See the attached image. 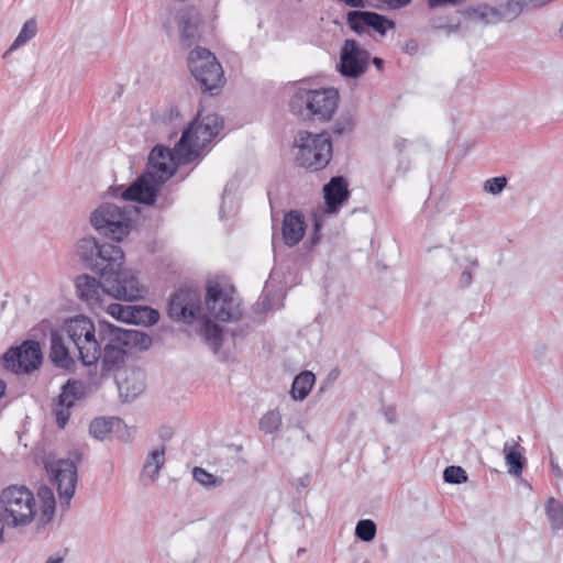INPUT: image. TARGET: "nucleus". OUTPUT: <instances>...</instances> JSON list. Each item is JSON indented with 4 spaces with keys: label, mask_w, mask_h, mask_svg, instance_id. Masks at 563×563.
Listing matches in <instances>:
<instances>
[{
    "label": "nucleus",
    "mask_w": 563,
    "mask_h": 563,
    "mask_svg": "<svg viewBox=\"0 0 563 563\" xmlns=\"http://www.w3.org/2000/svg\"><path fill=\"white\" fill-rule=\"evenodd\" d=\"M77 254L87 269L103 279L113 298L135 301L144 297L145 289L139 279L123 269L124 252L120 246L86 235L77 242Z\"/></svg>",
    "instance_id": "obj_1"
},
{
    "label": "nucleus",
    "mask_w": 563,
    "mask_h": 563,
    "mask_svg": "<svg viewBox=\"0 0 563 563\" xmlns=\"http://www.w3.org/2000/svg\"><path fill=\"white\" fill-rule=\"evenodd\" d=\"M63 332L78 351L82 365H96L101 357V345L111 344L121 349L146 351L152 345V338L142 331L128 330L100 320L98 330L85 316H77L65 321Z\"/></svg>",
    "instance_id": "obj_2"
},
{
    "label": "nucleus",
    "mask_w": 563,
    "mask_h": 563,
    "mask_svg": "<svg viewBox=\"0 0 563 563\" xmlns=\"http://www.w3.org/2000/svg\"><path fill=\"white\" fill-rule=\"evenodd\" d=\"M136 208L124 203L118 206L104 202L90 217L91 225L102 235L112 241L121 242L132 229V217Z\"/></svg>",
    "instance_id": "obj_3"
},
{
    "label": "nucleus",
    "mask_w": 563,
    "mask_h": 563,
    "mask_svg": "<svg viewBox=\"0 0 563 563\" xmlns=\"http://www.w3.org/2000/svg\"><path fill=\"white\" fill-rule=\"evenodd\" d=\"M298 152L296 161L299 166L318 172L325 168L332 158V141L327 132L311 133L301 131L296 140Z\"/></svg>",
    "instance_id": "obj_4"
},
{
    "label": "nucleus",
    "mask_w": 563,
    "mask_h": 563,
    "mask_svg": "<svg viewBox=\"0 0 563 563\" xmlns=\"http://www.w3.org/2000/svg\"><path fill=\"white\" fill-rule=\"evenodd\" d=\"M188 67L203 91L217 93L224 85L223 69L209 49L197 46L189 53Z\"/></svg>",
    "instance_id": "obj_5"
},
{
    "label": "nucleus",
    "mask_w": 563,
    "mask_h": 563,
    "mask_svg": "<svg viewBox=\"0 0 563 563\" xmlns=\"http://www.w3.org/2000/svg\"><path fill=\"white\" fill-rule=\"evenodd\" d=\"M0 506L7 517L11 518L12 527L29 525L35 516L34 495L22 485H11L4 488L0 494Z\"/></svg>",
    "instance_id": "obj_6"
},
{
    "label": "nucleus",
    "mask_w": 563,
    "mask_h": 563,
    "mask_svg": "<svg viewBox=\"0 0 563 563\" xmlns=\"http://www.w3.org/2000/svg\"><path fill=\"white\" fill-rule=\"evenodd\" d=\"M167 314L175 322L194 324L203 317V302L201 291L191 286L175 290L168 300Z\"/></svg>",
    "instance_id": "obj_7"
},
{
    "label": "nucleus",
    "mask_w": 563,
    "mask_h": 563,
    "mask_svg": "<svg viewBox=\"0 0 563 563\" xmlns=\"http://www.w3.org/2000/svg\"><path fill=\"white\" fill-rule=\"evenodd\" d=\"M234 292L233 286L224 288L217 280L207 283L205 302L209 313L218 321H238L242 317L241 303Z\"/></svg>",
    "instance_id": "obj_8"
},
{
    "label": "nucleus",
    "mask_w": 563,
    "mask_h": 563,
    "mask_svg": "<svg viewBox=\"0 0 563 563\" xmlns=\"http://www.w3.org/2000/svg\"><path fill=\"white\" fill-rule=\"evenodd\" d=\"M43 353L37 341L26 340L18 346H11L0 356V374L11 372L14 374H31L40 368Z\"/></svg>",
    "instance_id": "obj_9"
},
{
    "label": "nucleus",
    "mask_w": 563,
    "mask_h": 563,
    "mask_svg": "<svg viewBox=\"0 0 563 563\" xmlns=\"http://www.w3.org/2000/svg\"><path fill=\"white\" fill-rule=\"evenodd\" d=\"M192 128L194 125L187 126L183 131L179 141L173 150L159 144L154 146L148 155L147 163L154 164V162L168 159L174 164L184 165L195 161L199 156V151L191 146Z\"/></svg>",
    "instance_id": "obj_10"
},
{
    "label": "nucleus",
    "mask_w": 563,
    "mask_h": 563,
    "mask_svg": "<svg viewBox=\"0 0 563 563\" xmlns=\"http://www.w3.org/2000/svg\"><path fill=\"white\" fill-rule=\"evenodd\" d=\"M371 54L355 40H345L338 64L339 73L345 78H360L368 67Z\"/></svg>",
    "instance_id": "obj_11"
},
{
    "label": "nucleus",
    "mask_w": 563,
    "mask_h": 563,
    "mask_svg": "<svg viewBox=\"0 0 563 563\" xmlns=\"http://www.w3.org/2000/svg\"><path fill=\"white\" fill-rule=\"evenodd\" d=\"M162 184L155 179L151 170H145L135 181L126 188L120 187L121 198L126 203L129 201L139 202L146 206H153Z\"/></svg>",
    "instance_id": "obj_12"
},
{
    "label": "nucleus",
    "mask_w": 563,
    "mask_h": 563,
    "mask_svg": "<svg viewBox=\"0 0 563 563\" xmlns=\"http://www.w3.org/2000/svg\"><path fill=\"white\" fill-rule=\"evenodd\" d=\"M48 471L53 476L54 484L57 487L62 505H69L77 485V465L70 459H60L49 465Z\"/></svg>",
    "instance_id": "obj_13"
},
{
    "label": "nucleus",
    "mask_w": 563,
    "mask_h": 563,
    "mask_svg": "<svg viewBox=\"0 0 563 563\" xmlns=\"http://www.w3.org/2000/svg\"><path fill=\"white\" fill-rule=\"evenodd\" d=\"M85 397V386L82 382L77 379H68L60 389V394L53 404V415L55 416L56 423L60 429H64L70 417V409L75 406L76 401Z\"/></svg>",
    "instance_id": "obj_14"
},
{
    "label": "nucleus",
    "mask_w": 563,
    "mask_h": 563,
    "mask_svg": "<svg viewBox=\"0 0 563 563\" xmlns=\"http://www.w3.org/2000/svg\"><path fill=\"white\" fill-rule=\"evenodd\" d=\"M346 23L352 31L357 34L365 33L373 29L380 35H385L388 30L395 29L396 23L385 15L373 11L353 10L346 14Z\"/></svg>",
    "instance_id": "obj_15"
},
{
    "label": "nucleus",
    "mask_w": 563,
    "mask_h": 563,
    "mask_svg": "<svg viewBox=\"0 0 563 563\" xmlns=\"http://www.w3.org/2000/svg\"><path fill=\"white\" fill-rule=\"evenodd\" d=\"M192 128L191 146L194 147L195 140H201V146H206L216 137L223 126V120L214 112L203 114L199 111L197 118L188 125Z\"/></svg>",
    "instance_id": "obj_16"
},
{
    "label": "nucleus",
    "mask_w": 563,
    "mask_h": 563,
    "mask_svg": "<svg viewBox=\"0 0 563 563\" xmlns=\"http://www.w3.org/2000/svg\"><path fill=\"white\" fill-rule=\"evenodd\" d=\"M457 13L471 23L478 24L483 27L506 22V16L500 4L493 7L482 2L476 5H468L464 9H460L457 10Z\"/></svg>",
    "instance_id": "obj_17"
},
{
    "label": "nucleus",
    "mask_w": 563,
    "mask_h": 563,
    "mask_svg": "<svg viewBox=\"0 0 563 563\" xmlns=\"http://www.w3.org/2000/svg\"><path fill=\"white\" fill-rule=\"evenodd\" d=\"M349 183L343 176H333L323 186L324 212L335 214L350 198Z\"/></svg>",
    "instance_id": "obj_18"
},
{
    "label": "nucleus",
    "mask_w": 563,
    "mask_h": 563,
    "mask_svg": "<svg viewBox=\"0 0 563 563\" xmlns=\"http://www.w3.org/2000/svg\"><path fill=\"white\" fill-rule=\"evenodd\" d=\"M313 109L316 121H330L339 106V91L335 88L312 89Z\"/></svg>",
    "instance_id": "obj_19"
},
{
    "label": "nucleus",
    "mask_w": 563,
    "mask_h": 563,
    "mask_svg": "<svg viewBox=\"0 0 563 563\" xmlns=\"http://www.w3.org/2000/svg\"><path fill=\"white\" fill-rule=\"evenodd\" d=\"M75 286L78 297L91 306L101 303V295L112 297V294L106 289L101 277L98 280L93 276L82 274L76 278Z\"/></svg>",
    "instance_id": "obj_20"
},
{
    "label": "nucleus",
    "mask_w": 563,
    "mask_h": 563,
    "mask_svg": "<svg viewBox=\"0 0 563 563\" xmlns=\"http://www.w3.org/2000/svg\"><path fill=\"white\" fill-rule=\"evenodd\" d=\"M178 27L180 33V40L187 47L195 45L199 37V25L201 22L200 13L194 9H184L178 13Z\"/></svg>",
    "instance_id": "obj_21"
},
{
    "label": "nucleus",
    "mask_w": 563,
    "mask_h": 563,
    "mask_svg": "<svg viewBox=\"0 0 563 563\" xmlns=\"http://www.w3.org/2000/svg\"><path fill=\"white\" fill-rule=\"evenodd\" d=\"M49 343L51 347L48 357L51 362L58 368L74 371L76 362L70 355L69 349L65 344L64 336L59 330H51Z\"/></svg>",
    "instance_id": "obj_22"
},
{
    "label": "nucleus",
    "mask_w": 563,
    "mask_h": 563,
    "mask_svg": "<svg viewBox=\"0 0 563 563\" xmlns=\"http://www.w3.org/2000/svg\"><path fill=\"white\" fill-rule=\"evenodd\" d=\"M306 232L305 217L297 210H290L284 216L282 233L284 243L292 247L303 238Z\"/></svg>",
    "instance_id": "obj_23"
},
{
    "label": "nucleus",
    "mask_w": 563,
    "mask_h": 563,
    "mask_svg": "<svg viewBox=\"0 0 563 563\" xmlns=\"http://www.w3.org/2000/svg\"><path fill=\"white\" fill-rule=\"evenodd\" d=\"M289 110L301 121H316L312 89L298 88L289 100Z\"/></svg>",
    "instance_id": "obj_24"
},
{
    "label": "nucleus",
    "mask_w": 563,
    "mask_h": 563,
    "mask_svg": "<svg viewBox=\"0 0 563 563\" xmlns=\"http://www.w3.org/2000/svg\"><path fill=\"white\" fill-rule=\"evenodd\" d=\"M525 449L516 441H507L504 444L505 461L508 465V473L515 476L522 474L526 457L523 456Z\"/></svg>",
    "instance_id": "obj_25"
},
{
    "label": "nucleus",
    "mask_w": 563,
    "mask_h": 563,
    "mask_svg": "<svg viewBox=\"0 0 563 563\" xmlns=\"http://www.w3.org/2000/svg\"><path fill=\"white\" fill-rule=\"evenodd\" d=\"M144 388L142 374L136 371H132L124 379L118 382L120 397L126 402L135 399Z\"/></svg>",
    "instance_id": "obj_26"
},
{
    "label": "nucleus",
    "mask_w": 563,
    "mask_h": 563,
    "mask_svg": "<svg viewBox=\"0 0 563 563\" xmlns=\"http://www.w3.org/2000/svg\"><path fill=\"white\" fill-rule=\"evenodd\" d=\"M126 350L112 346L111 344H106L103 350L101 349V374L104 375V372H110L121 367L125 362Z\"/></svg>",
    "instance_id": "obj_27"
},
{
    "label": "nucleus",
    "mask_w": 563,
    "mask_h": 563,
    "mask_svg": "<svg viewBox=\"0 0 563 563\" xmlns=\"http://www.w3.org/2000/svg\"><path fill=\"white\" fill-rule=\"evenodd\" d=\"M316 376L310 371H303L299 373L297 376H295L291 389H290V396L294 400H303L309 393L311 391L312 386L314 385Z\"/></svg>",
    "instance_id": "obj_28"
},
{
    "label": "nucleus",
    "mask_w": 563,
    "mask_h": 563,
    "mask_svg": "<svg viewBox=\"0 0 563 563\" xmlns=\"http://www.w3.org/2000/svg\"><path fill=\"white\" fill-rule=\"evenodd\" d=\"M165 463V446L162 445L158 449H154L148 453L145 463L143 465L142 475L144 477H148L151 482H155L158 476L162 467Z\"/></svg>",
    "instance_id": "obj_29"
},
{
    "label": "nucleus",
    "mask_w": 563,
    "mask_h": 563,
    "mask_svg": "<svg viewBox=\"0 0 563 563\" xmlns=\"http://www.w3.org/2000/svg\"><path fill=\"white\" fill-rule=\"evenodd\" d=\"M201 334L212 351L218 353L223 343L222 328L210 319H206L201 327Z\"/></svg>",
    "instance_id": "obj_30"
},
{
    "label": "nucleus",
    "mask_w": 563,
    "mask_h": 563,
    "mask_svg": "<svg viewBox=\"0 0 563 563\" xmlns=\"http://www.w3.org/2000/svg\"><path fill=\"white\" fill-rule=\"evenodd\" d=\"M130 317V323L142 324L145 327L153 325L159 320L158 311L148 306H132Z\"/></svg>",
    "instance_id": "obj_31"
},
{
    "label": "nucleus",
    "mask_w": 563,
    "mask_h": 563,
    "mask_svg": "<svg viewBox=\"0 0 563 563\" xmlns=\"http://www.w3.org/2000/svg\"><path fill=\"white\" fill-rule=\"evenodd\" d=\"M545 515L553 531L563 529V503L550 497L545 503Z\"/></svg>",
    "instance_id": "obj_32"
},
{
    "label": "nucleus",
    "mask_w": 563,
    "mask_h": 563,
    "mask_svg": "<svg viewBox=\"0 0 563 563\" xmlns=\"http://www.w3.org/2000/svg\"><path fill=\"white\" fill-rule=\"evenodd\" d=\"M120 422L121 420L115 417L96 418L90 422L89 433L98 440H103L112 431L114 424H120Z\"/></svg>",
    "instance_id": "obj_33"
},
{
    "label": "nucleus",
    "mask_w": 563,
    "mask_h": 563,
    "mask_svg": "<svg viewBox=\"0 0 563 563\" xmlns=\"http://www.w3.org/2000/svg\"><path fill=\"white\" fill-rule=\"evenodd\" d=\"M36 32H37V24H36L35 19L27 20L23 24L20 33L18 34L16 38L11 44V46L7 53L14 51V49L19 48L20 46L24 45L26 42H29L36 35Z\"/></svg>",
    "instance_id": "obj_34"
},
{
    "label": "nucleus",
    "mask_w": 563,
    "mask_h": 563,
    "mask_svg": "<svg viewBox=\"0 0 563 563\" xmlns=\"http://www.w3.org/2000/svg\"><path fill=\"white\" fill-rule=\"evenodd\" d=\"M40 496L42 498V515L41 521L46 523L52 520L55 512V498L53 492L49 488H42L40 490Z\"/></svg>",
    "instance_id": "obj_35"
},
{
    "label": "nucleus",
    "mask_w": 563,
    "mask_h": 563,
    "mask_svg": "<svg viewBox=\"0 0 563 563\" xmlns=\"http://www.w3.org/2000/svg\"><path fill=\"white\" fill-rule=\"evenodd\" d=\"M282 427V416L277 410H269L260 420V429L265 433H275Z\"/></svg>",
    "instance_id": "obj_36"
},
{
    "label": "nucleus",
    "mask_w": 563,
    "mask_h": 563,
    "mask_svg": "<svg viewBox=\"0 0 563 563\" xmlns=\"http://www.w3.org/2000/svg\"><path fill=\"white\" fill-rule=\"evenodd\" d=\"M170 161L154 162V164L147 163L146 170H151L155 175V179L158 184H164L174 175V168L170 166Z\"/></svg>",
    "instance_id": "obj_37"
},
{
    "label": "nucleus",
    "mask_w": 563,
    "mask_h": 563,
    "mask_svg": "<svg viewBox=\"0 0 563 563\" xmlns=\"http://www.w3.org/2000/svg\"><path fill=\"white\" fill-rule=\"evenodd\" d=\"M376 532V523L371 519H362L356 523L355 537L363 542L373 541Z\"/></svg>",
    "instance_id": "obj_38"
},
{
    "label": "nucleus",
    "mask_w": 563,
    "mask_h": 563,
    "mask_svg": "<svg viewBox=\"0 0 563 563\" xmlns=\"http://www.w3.org/2000/svg\"><path fill=\"white\" fill-rule=\"evenodd\" d=\"M192 476L196 482L206 488H214L223 483V478L218 477L202 467L196 466L192 471Z\"/></svg>",
    "instance_id": "obj_39"
},
{
    "label": "nucleus",
    "mask_w": 563,
    "mask_h": 563,
    "mask_svg": "<svg viewBox=\"0 0 563 563\" xmlns=\"http://www.w3.org/2000/svg\"><path fill=\"white\" fill-rule=\"evenodd\" d=\"M526 0H508L501 3L500 8L506 16V22H511L517 19L523 11Z\"/></svg>",
    "instance_id": "obj_40"
},
{
    "label": "nucleus",
    "mask_w": 563,
    "mask_h": 563,
    "mask_svg": "<svg viewBox=\"0 0 563 563\" xmlns=\"http://www.w3.org/2000/svg\"><path fill=\"white\" fill-rule=\"evenodd\" d=\"M443 479L449 484H462L467 481V473L461 466L450 465L443 472Z\"/></svg>",
    "instance_id": "obj_41"
},
{
    "label": "nucleus",
    "mask_w": 563,
    "mask_h": 563,
    "mask_svg": "<svg viewBox=\"0 0 563 563\" xmlns=\"http://www.w3.org/2000/svg\"><path fill=\"white\" fill-rule=\"evenodd\" d=\"M466 261L467 265L463 267V271L459 279V286L461 288H467L468 286H471L473 282L472 268H477L479 266V262L476 256L467 257Z\"/></svg>",
    "instance_id": "obj_42"
},
{
    "label": "nucleus",
    "mask_w": 563,
    "mask_h": 563,
    "mask_svg": "<svg viewBox=\"0 0 563 563\" xmlns=\"http://www.w3.org/2000/svg\"><path fill=\"white\" fill-rule=\"evenodd\" d=\"M367 4L377 10L401 9L408 5L411 0H366Z\"/></svg>",
    "instance_id": "obj_43"
},
{
    "label": "nucleus",
    "mask_w": 563,
    "mask_h": 563,
    "mask_svg": "<svg viewBox=\"0 0 563 563\" xmlns=\"http://www.w3.org/2000/svg\"><path fill=\"white\" fill-rule=\"evenodd\" d=\"M508 179L506 176H497L487 179L484 183V190L490 195H499L507 186Z\"/></svg>",
    "instance_id": "obj_44"
},
{
    "label": "nucleus",
    "mask_w": 563,
    "mask_h": 563,
    "mask_svg": "<svg viewBox=\"0 0 563 563\" xmlns=\"http://www.w3.org/2000/svg\"><path fill=\"white\" fill-rule=\"evenodd\" d=\"M354 120L351 114L341 115L333 124L332 131L335 135H343L352 132Z\"/></svg>",
    "instance_id": "obj_45"
},
{
    "label": "nucleus",
    "mask_w": 563,
    "mask_h": 563,
    "mask_svg": "<svg viewBox=\"0 0 563 563\" xmlns=\"http://www.w3.org/2000/svg\"><path fill=\"white\" fill-rule=\"evenodd\" d=\"M132 306H123L121 303H111L108 307V313L117 320L130 323V311Z\"/></svg>",
    "instance_id": "obj_46"
},
{
    "label": "nucleus",
    "mask_w": 563,
    "mask_h": 563,
    "mask_svg": "<svg viewBox=\"0 0 563 563\" xmlns=\"http://www.w3.org/2000/svg\"><path fill=\"white\" fill-rule=\"evenodd\" d=\"M410 169V159L406 156H400L398 158L396 172L399 176H405Z\"/></svg>",
    "instance_id": "obj_47"
},
{
    "label": "nucleus",
    "mask_w": 563,
    "mask_h": 563,
    "mask_svg": "<svg viewBox=\"0 0 563 563\" xmlns=\"http://www.w3.org/2000/svg\"><path fill=\"white\" fill-rule=\"evenodd\" d=\"M321 228H322L321 219L317 214H313V234L311 236L312 245H316L320 241Z\"/></svg>",
    "instance_id": "obj_48"
},
{
    "label": "nucleus",
    "mask_w": 563,
    "mask_h": 563,
    "mask_svg": "<svg viewBox=\"0 0 563 563\" xmlns=\"http://www.w3.org/2000/svg\"><path fill=\"white\" fill-rule=\"evenodd\" d=\"M461 1L462 0H427V3L430 9H435L443 5H455Z\"/></svg>",
    "instance_id": "obj_49"
},
{
    "label": "nucleus",
    "mask_w": 563,
    "mask_h": 563,
    "mask_svg": "<svg viewBox=\"0 0 563 563\" xmlns=\"http://www.w3.org/2000/svg\"><path fill=\"white\" fill-rule=\"evenodd\" d=\"M384 416L388 423H395L397 421V411L393 406H387L384 408Z\"/></svg>",
    "instance_id": "obj_50"
},
{
    "label": "nucleus",
    "mask_w": 563,
    "mask_h": 563,
    "mask_svg": "<svg viewBox=\"0 0 563 563\" xmlns=\"http://www.w3.org/2000/svg\"><path fill=\"white\" fill-rule=\"evenodd\" d=\"M174 431L168 426H163L158 430V437L161 440L167 442L173 438Z\"/></svg>",
    "instance_id": "obj_51"
},
{
    "label": "nucleus",
    "mask_w": 563,
    "mask_h": 563,
    "mask_svg": "<svg viewBox=\"0 0 563 563\" xmlns=\"http://www.w3.org/2000/svg\"><path fill=\"white\" fill-rule=\"evenodd\" d=\"M67 553H68V549H65L62 554H56V555L49 556L45 563H63Z\"/></svg>",
    "instance_id": "obj_52"
},
{
    "label": "nucleus",
    "mask_w": 563,
    "mask_h": 563,
    "mask_svg": "<svg viewBox=\"0 0 563 563\" xmlns=\"http://www.w3.org/2000/svg\"><path fill=\"white\" fill-rule=\"evenodd\" d=\"M258 306L261 307V310L265 312L272 309L273 306L268 294L262 298L261 302H258Z\"/></svg>",
    "instance_id": "obj_53"
},
{
    "label": "nucleus",
    "mask_w": 563,
    "mask_h": 563,
    "mask_svg": "<svg viewBox=\"0 0 563 563\" xmlns=\"http://www.w3.org/2000/svg\"><path fill=\"white\" fill-rule=\"evenodd\" d=\"M311 482V476L306 474L297 479L296 487L298 488H307Z\"/></svg>",
    "instance_id": "obj_54"
},
{
    "label": "nucleus",
    "mask_w": 563,
    "mask_h": 563,
    "mask_svg": "<svg viewBox=\"0 0 563 563\" xmlns=\"http://www.w3.org/2000/svg\"><path fill=\"white\" fill-rule=\"evenodd\" d=\"M550 466L556 477H559V478L563 477V471L561 470L558 462L552 456L550 457Z\"/></svg>",
    "instance_id": "obj_55"
},
{
    "label": "nucleus",
    "mask_w": 563,
    "mask_h": 563,
    "mask_svg": "<svg viewBox=\"0 0 563 563\" xmlns=\"http://www.w3.org/2000/svg\"><path fill=\"white\" fill-rule=\"evenodd\" d=\"M407 144H408V141L406 139H397L395 141L394 147L396 148V151L399 154H402V152L405 151Z\"/></svg>",
    "instance_id": "obj_56"
},
{
    "label": "nucleus",
    "mask_w": 563,
    "mask_h": 563,
    "mask_svg": "<svg viewBox=\"0 0 563 563\" xmlns=\"http://www.w3.org/2000/svg\"><path fill=\"white\" fill-rule=\"evenodd\" d=\"M430 26L434 30H442L444 27V23L441 19H431Z\"/></svg>",
    "instance_id": "obj_57"
},
{
    "label": "nucleus",
    "mask_w": 563,
    "mask_h": 563,
    "mask_svg": "<svg viewBox=\"0 0 563 563\" xmlns=\"http://www.w3.org/2000/svg\"><path fill=\"white\" fill-rule=\"evenodd\" d=\"M374 66L378 69V70H383V67H384V60L380 58V57H374L372 59Z\"/></svg>",
    "instance_id": "obj_58"
},
{
    "label": "nucleus",
    "mask_w": 563,
    "mask_h": 563,
    "mask_svg": "<svg viewBox=\"0 0 563 563\" xmlns=\"http://www.w3.org/2000/svg\"><path fill=\"white\" fill-rule=\"evenodd\" d=\"M443 29L446 30L448 34H451L453 32H456L460 29V24H455V25L444 24Z\"/></svg>",
    "instance_id": "obj_59"
},
{
    "label": "nucleus",
    "mask_w": 563,
    "mask_h": 563,
    "mask_svg": "<svg viewBox=\"0 0 563 563\" xmlns=\"http://www.w3.org/2000/svg\"><path fill=\"white\" fill-rule=\"evenodd\" d=\"M179 117V111L177 109V107H172L169 109V120H173L174 118H178Z\"/></svg>",
    "instance_id": "obj_60"
},
{
    "label": "nucleus",
    "mask_w": 563,
    "mask_h": 563,
    "mask_svg": "<svg viewBox=\"0 0 563 563\" xmlns=\"http://www.w3.org/2000/svg\"><path fill=\"white\" fill-rule=\"evenodd\" d=\"M5 387H7V385H5L4 380H2L0 378V398L4 395Z\"/></svg>",
    "instance_id": "obj_61"
},
{
    "label": "nucleus",
    "mask_w": 563,
    "mask_h": 563,
    "mask_svg": "<svg viewBox=\"0 0 563 563\" xmlns=\"http://www.w3.org/2000/svg\"><path fill=\"white\" fill-rule=\"evenodd\" d=\"M409 48H411V49H416L417 48V45H416V43L413 41H411L410 44L407 45V49H409Z\"/></svg>",
    "instance_id": "obj_62"
},
{
    "label": "nucleus",
    "mask_w": 563,
    "mask_h": 563,
    "mask_svg": "<svg viewBox=\"0 0 563 563\" xmlns=\"http://www.w3.org/2000/svg\"><path fill=\"white\" fill-rule=\"evenodd\" d=\"M559 32H560L561 37L563 38V21H562V24H561V27H560Z\"/></svg>",
    "instance_id": "obj_63"
},
{
    "label": "nucleus",
    "mask_w": 563,
    "mask_h": 563,
    "mask_svg": "<svg viewBox=\"0 0 563 563\" xmlns=\"http://www.w3.org/2000/svg\"><path fill=\"white\" fill-rule=\"evenodd\" d=\"M306 550L303 548H300L297 552L298 555L302 554Z\"/></svg>",
    "instance_id": "obj_64"
}]
</instances>
